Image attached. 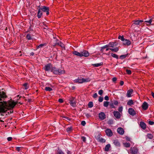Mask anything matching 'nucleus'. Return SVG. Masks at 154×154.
<instances>
[{
    "mask_svg": "<svg viewBox=\"0 0 154 154\" xmlns=\"http://www.w3.org/2000/svg\"><path fill=\"white\" fill-rule=\"evenodd\" d=\"M104 99L107 101L109 100V97L108 96H106L104 97Z\"/></svg>",
    "mask_w": 154,
    "mask_h": 154,
    "instance_id": "680f3d73",
    "label": "nucleus"
},
{
    "mask_svg": "<svg viewBox=\"0 0 154 154\" xmlns=\"http://www.w3.org/2000/svg\"><path fill=\"white\" fill-rule=\"evenodd\" d=\"M117 78L116 77H113L112 79V80L113 82H115L117 80Z\"/></svg>",
    "mask_w": 154,
    "mask_h": 154,
    "instance_id": "69168bd1",
    "label": "nucleus"
},
{
    "mask_svg": "<svg viewBox=\"0 0 154 154\" xmlns=\"http://www.w3.org/2000/svg\"><path fill=\"white\" fill-rule=\"evenodd\" d=\"M109 47H110V45H109V43L108 44L106 45L103 47H101L100 50V51L101 53H103V50L106 48H108Z\"/></svg>",
    "mask_w": 154,
    "mask_h": 154,
    "instance_id": "5701e85b",
    "label": "nucleus"
},
{
    "mask_svg": "<svg viewBox=\"0 0 154 154\" xmlns=\"http://www.w3.org/2000/svg\"><path fill=\"white\" fill-rule=\"evenodd\" d=\"M107 123L109 125H111L113 123V122L112 119H110L108 120L107 122Z\"/></svg>",
    "mask_w": 154,
    "mask_h": 154,
    "instance_id": "49530a36",
    "label": "nucleus"
},
{
    "mask_svg": "<svg viewBox=\"0 0 154 154\" xmlns=\"http://www.w3.org/2000/svg\"><path fill=\"white\" fill-rule=\"evenodd\" d=\"M103 93V91L102 90H100L98 91V94L100 95H102Z\"/></svg>",
    "mask_w": 154,
    "mask_h": 154,
    "instance_id": "5fc2aeb1",
    "label": "nucleus"
},
{
    "mask_svg": "<svg viewBox=\"0 0 154 154\" xmlns=\"http://www.w3.org/2000/svg\"><path fill=\"white\" fill-rule=\"evenodd\" d=\"M91 80V79L89 78H88L86 79H84L83 78V83L85 82H90Z\"/></svg>",
    "mask_w": 154,
    "mask_h": 154,
    "instance_id": "c85d7f7f",
    "label": "nucleus"
},
{
    "mask_svg": "<svg viewBox=\"0 0 154 154\" xmlns=\"http://www.w3.org/2000/svg\"><path fill=\"white\" fill-rule=\"evenodd\" d=\"M103 63L101 62L100 63L92 64V65L94 67H98L100 66L103 65Z\"/></svg>",
    "mask_w": 154,
    "mask_h": 154,
    "instance_id": "bb28decb",
    "label": "nucleus"
},
{
    "mask_svg": "<svg viewBox=\"0 0 154 154\" xmlns=\"http://www.w3.org/2000/svg\"><path fill=\"white\" fill-rule=\"evenodd\" d=\"M9 110V109L8 108V104L6 101H0V113H5Z\"/></svg>",
    "mask_w": 154,
    "mask_h": 154,
    "instance_id": "f257e3e1",
    "label": "nucleus"
},
{
    "mask_svg": "<svg viewBox=\"0 0 154 154\" xmlns=\"http://www.w3.org/2000/svg\"><path fill=\"white\" fill-rule=\"evenodd\" d=\"M127 105L131 106L134 104V102L132 100H129L127 103Z\"/></svg>",
    "mask_w": 154,
    "mask_h": 154,
    "instance_id": "e433bc0d",
    "label": "nucleus"
},
{
    "mask_svg": "<svg viewBox=\"0 0 154 154\" xmlns=\"http://www.w3.org/2000/svg\"><path fill=\"white\" fill-rule=\"evenodd\" d=\"M113 103L114 105H117L119 104V102L117 100H114Z\"/></svg>",
    "mask_w": 154,
    "mask_h": 154,
    "instance_id": "bf43d9fd",
    "label": "nucleus"
},
{
    "mask_svg": "<svg viewBox=\"0 0 154 154\" xmlns=\"http://www.w3.org/2000/svg\"><path fill=\"white\" fill-rule=\"evenodd\" d=\"M126 72H127V73L128 75H130L131 74V72L130 70L126 69Z\"/></svg>",
    "mask_w": 154,
    "mask_h": 154,
    "instance_id": "3c124183",
    "label": "nucleus"
},
{
    "mask_svg": "<svg viewBox=\"0 0 154 154\" xmlns=\"http://www.w3.org/2000/svg\"><path fill=\"white\" fill-rule=\"evenodd\" d=\"M152 21V19H150L148 21V20L145 21V22L149 23V25H150L151 24Z\"/></svg>",
    "mask_w": 154,
    "mask_h": 154,
    "instance_id": "603ef678",
    "label": "nucleus"
},
{
    "mask_svg": "<svg viewBox=\"0 0 154 154\" xmlns=\"http://www.w3.org/2000/svg\"><path fill=\"white\" fill-rule=\"evenodd\" d=\"M133 91L132 89H130L129 90H128L127 93V96L128 97H131V95Z\"/></svg>",
    "mask_w": 154,
    "mask_h": 154,
    "instance_id": "aec40b11",
    "label": "nucleus"
},
{
    "mask_svg": "<svg viewBox=\"0 0 154 154\" xmlns=\"http://www.w3.org/2000/svg\"><path fill=\"white\" fill-rule=\"evenodd\" d=\"M46 45V44H41L38 46H36V49H38L40 48H42L44 46H45Z\"/></svg>",
    "mask_w": 154,
    "mask_h": 154,
    "instance_id": "7c9ffc66",
    "label": "nucleus"
},
{
    "mask_svg": "<svg viewBox=\"0 0 154 154\" xmlns=\"http://www.w3.org/2000/svg\"><path fill=\"white\" fill-rule=\"evenodd\" d=\"M81 139L82 140V141L86 143V138L84 136H81Z\"/></svg>",
    "mask_w": 154,
    "mask_h": 154,
    "instance_id": "09e8293b",
    "label": "nucleus"
},
{
    "mask_svg": "<svg viewBox=\"0 0 154 154\" xmlns=\"http://www.w3.org/2000/svg\"><path fill=\"white\" fill-rule=\"evenodd\" d=\"M143 20H135V27H139L140 26H142L143 24Z\"/></svg>",
    "mask_w": 154,
    "mask_h": 154,
    "instance_id": "6e6552de",
    "label": "nucleus"
},
{
    "mask_svg": "<svg viewBox=\"0 0 154 154\" xmlns=\"http://www.w3.org/2000/svg\"><path fill=\"white\" fill-rule=\"evenodd\" d=\"M72 54L75 55H76L80 57H82V55L81 52H79L76 51H74L72 52Z\"/></svg>",
    "mask_w": 154,
    "mask_h": 154,
    "instance_id": "dca6fc26",
    "label": "nucleus"
},
{
    "mask_svg": "<svg viewBox=\"0 0 154 154\" xmlns=\"http://www.w3.org/2000/svg\"><path fill=\"white\" fill-rule=\"evenodd\" d=\"M117 131L121 135L123 134L124 133V131L123 129L121 127L118 128Z\"/></svg>",
    "mask_w": 154,
    "mask_h": 154,
    "instance_id": "a211bd4d",
    "label": "nucleus"
},
{
    "mask_svg": "<svg viewBox=\"0 0 154 154\" xmlns=\"http://www.w3.org/2000/svg\"><path fill=\"white\" fill-rule=\"evenodd\" d=\"M99 119L101 120H103L106 118V115L105 113L103 112H100L98 114Z\"/></svg>",
    "mask_w": 154,
    "mask_h": 154,
    "instance_id": "f8f14e48",
    "label": "nucleus"
},
{
    "mask_svg": "<svg viewBox=\"0 0 154 154\" xmlns=\"http://www.w3.org/2000/svg\"><path fill=\"white\" fill-rule=\"evenodd\" d=\"M125 138L126 140L127 141H130V138L129 137L127 136H125Z\"/></svg>",
    "mask_w": 154,
    "mask_h": 154,
    "instance_id": "338daca9",
    "label": "nucleus"
},
{
    "mask_svg": "<svg viewBox=\"0 0 154 154\" xmlns=\"http://www.w3.org/2000/svg\"><path fill=\"white\" fill-rule=\"evenodd\" d=\"M142 107L143 110H146L148 107V104L146 102H144L143 103Z\"/></svg>",
    "mask_w": 154,
    "mask_h": 154,
    "instance_id": "f3484780",
    "label": "nucleus"
},
{
    "mask_svg": "<svg viewBox=\"0 0 154 154\" xmlns=\"http://www.w3.org/2000/svg\"><path fill=\"white\" fill-rule=\"evenodd\" d=\"M109 104V102L108 101H104V102L103 106H104L107 107Z\"/></svg>",
    "mask_w": 154,
    "mask_h": 154,
    "instance_id": "a18cd8bd",
    "label": "nucleus"
},
{
    "mask_svg": "<svg viewBox=\"0 0 154 154\" xmlns=\"http://www.w3.org/2000/svg\"><path fill=\"white\" fill-rule=\"evenodd\" d=\"M123 144L124 146L126 147H129L130 146V144L129 143H123Z\"/></svg>",
    "mask_w": 154,
    "mask_h": 154,
    "instance_id": "c9c22d12",
    "label": "nucleus"
},
{
    "mask_svg": "<svg viewBox=\"0 0 154 154\" xmlns=\"http://www.w3.org/2000/svg\"><path fill=\"white\" fill-rule=\"evenodd\" d=\"M118 38L119 39H120L122 41H124V40L125 39L124 38V36L123 35H122V36H121V35H119L118 36Z\"/></svg>",
    "mask_w": 154,
    "mask_h": 154,
    "instance_id": "79ce46f5",
    "label": "nucleus"
},
{
    "mask_svg": "<svg viewBox=\"0 0 154 154\" xmlns=\"http://www.w3.org/2000/svg\"><path fill=\"white\" fill-rule=\"evenodd\" d=\"M111 56L117 59H119V57L116 54H114L112 53L111 54Z\"/></svg>",
    "mask_w": 154,
    "mask_h": 154,
    "instance_id": "4c0bfd02",
    "label": "nucleus"
},
{
    "mask_svg": "<svg viewBox=\"0 0 154 154\" xmlns=\"http://www.w3.org/2000/svg\"><path fill=\"white\" fill-rule=\"evenodd\" d=\"M26 38L28 40H31L32 39V38L30 34H27L26 35Z\"/></svg>",
    "mask_w": 154,
    "mask_h": 154,
    "instance_id": "c03bdc74",
    "label": "nucleus"
},
{
    "mask_svg": "<svg viewBox=\"0 0 154 154\" xmlns=\"http://www.w3.org/2000/svg\"><path fill=\"white\" fill-rule=\"evenodd\" d=\"M88 106L89 108H92L93 106V103L92 102L90 101L89 102Z\"/></svg>",
    "mask_w": 154,
    "mask_h": 154,
    "instance_id": "ea45409f",
    "label": "nucleus"
},
{
    "mask_svg": "<svg viewBox=\"0 0 154 154\" xmlns=\"http://www.w3.org/2000/svg\"><path fill=\"white\" fill-rule=\"evenodd\" d=\"M11 100L12 101L9 100L8 104V108L9 109V110L11 109H13L16 105L18 103V101L14 102V100H12L11 99Z\"/></svg>",
    "mask_w": 154,
    "mask_h": 154,
    "instance_id": "7ed1b4c3",
    "label": "nucleus"
},
{
    "mask_svg": "<svg viewBox=\"0 0 154 154\" xmlns=\"http://www.w3.org/2000/svg\"><path fill=\"white\" fill-rule=\"evenodd\" d=\"M105 133L106 135L109 137L112 136L113 135V133L110 129H107L105 130Z\"/></svg>",
    "mask_w": 154,
    "mask_h": 154,
    "instance_id": "9b49d317",
    "label": "nucleus"
},
{
    "mask_svg": "<svg viewBox=\"0 0 154 154\" xmlns=\"http://www.w3.org/2000/svg\"><path fill=\"white\" fill-rule=\"evenodd\" d=\"M110 147V145L109 144H108L106 145L104 148V150L105 151H108L109 150V149Z\"/></svg>",
    "mask_w": 154,
    "mask_h": 154,
    "instance_id": "cd10ccee",
    "label": "nucleus"
},
{
    "mask_svg": "<svg viewBox=\"0 0 154 154\" xmlns=\"http://www.w3.org/2000/svg\"><path fill=\"white\" fill-rule=\"evenodd\" d=\"M119 48L118 47H116L115 48H111V49H110L111 51L116 52H117L119 51Z\"/></svg>",
    "mask_w": 154,
    "mask_h": 154,
    "instance_id": "58836bf2",
    "label": "nucleus"
},
{
    "mask_svg": "<svg viewBox=\"0 0 154 154\" xmlns=\"http://www.w3.org/2000/svg\"><path fill=\"white\" fill-rule=\"evenodd\" d=\"M56 45H59L62 48H65L64 44L61 42H58L56 43L55 44L54 46H56Z\"/></svg>",
    "mask_w": 154,
    "mask_h": 154,
    "instance_id": "b1692460",
    "label": "nucleus"
},
{
    "mask_svg": "<svg viewBox=\"0 0 154 154\" xmlns=\"http://www.w3.org/2000/svg\"><path fill=\"white\" fill-rule=\"evenodd\" d=\"M12 139V138L11 137H8L7 138V140L8 141H11Z\"/></svg>",
    "mask_w": 154,
    "mask_h": 154,
    "instance_id": "774afa93",
    "label": "nucleus"
},
{
    "mask_svg": "<svg viewBox=\"0 0 154 154\" xmlns=\"http://www.w3.org/2000/svg\"><path fill=\"white\" fill-rule=\"evenodd\" d=\"M23 86L24 87L25 89L26 90L29 88V86L28 85V83L27 82L24 83L23 84Z\"/></svg>",
    "mask_w": 154,
    "mask_h": 154,
    "instance_id": "473e14b6",
    "label": "nucleus"
},
{
    "mask_svg": "<svg viewBox=\"0 0 154 154\" xmlns=\"http://www.w3.org/2000/svg\"><path fill=\"white\" fill-rule=\"evenodd\" d=\"M53 66L51 63H49L45 65L43 67V69L45 71L48 72L50 71H51V69Z\"/></svg>",
    "mask_w": 154,
    "mask_h": 154,
    "instance_id": "0eeeda50",
    "label": "nucleus"
},
{
    "mask_svg": "<svg viewBox=\"0 0 154 154\" xmlns=\"http://www.w3.org/2000/svg\"><path fill=\"white\" fill-rule=\"evenodd\" d=\"M113 143L114 145L118 146H120V143L117 140H113Z\"/></svg>",
    "mask_w": 154,
    "mask_h": 154,
    "instance_id": "a878e982",
    "label": "nucleus"
},
{
    "mask_svg": "<svg viewBox=\"0 0 154 154\" xmlns=\"http://www.w3.org/2000/svg\"><path fill=\"white\" fill-rule=\"evenodd\" d=\"M23 148V147H16V150L18 152H21Z\"/></svg>",
    "mask_w": 154,
    "mask_h": 154,
    "instance_id": "c756f323",
    "label": "nucleus"
},
{
    "mask_svg": "<svg viewBox=\"0 0 154 154\" xmlns=\"http://www.w3.org/2000/svg\"><path fill=\"white\" fill-rule=\"evenodd\" d=\"M83 78L79 77L78 78L74 80V82L75 83H82Z\"/></svg>",
    "mask_w": 154,
    "mask_h": 154,
    "instance_id": "2eb2a0df",
    "label": "nucleus"
},
{
    "mask_svg": "<svg viewBox=\"0 0 154 154\" xmlns=\"http://www.w3.org/2000/svg\"><path fill=\"white\" fill-rule=\"evenodd\" d=\"M45 90L46 91H51L53 89L50 87H46L45 88Z\"/></svg>",
    "mask_w": 154,
    "mask_h": 154,
    "instance_id": "a19ab883",
    "label": "nucleus"
},
{
    "mask_svg": "<svg viewBox=\"0 0 154 154\" xmlns=\"http://www.w3.org/2000/svg\"><path fill=\"white\" fill-rule=\"evenodd\" d=\"M113 113L114 116L116 117V118L119 119L120 118L121 115L119 112L117 111H115L113 112Z\"/></svg>",
    "mask_w": 154,
    "mask_h": 154,
    "instance_id": "ddd939ff",
    "label": "nucleus"
},
{
    "mask_svg": "<svg viewBox=\"0 0 154 154\" xmlns=\"http://www.w3.org/2000/svg\"><path fill=\"white\" fill-rule=\"evenodd\" d=\"M147 137L149 139H151L153 137L152 135L151 134H148L147 135Z\"/></svg>",
    "mask_w": 154,
    "mask_h": 154,
    "instance_id": "37998d69",
    "label": "nucleus"
},
{
    "mask_svg": "<svg viewBox=\"0 0 154 154\" xmlns=\"http://www.w3.org/2000/svg\"><path fill=\"white\" fill-rule=\"evenodd\" d=\"M97 140L102 143H104L106 142V140L102 137H98L97 139Z\"/></svg>",
    "mask_w": 154,
    "mask_h": 154,
    "instance_id": "393cba45",
    "label": "nucleus"
},
{
    "mask_svg": "<svg viewBox=\"0 0 154 154\" xmlns=\"http://www.w3.org/2000/svg\"><path fill=\"white\" fill-rule=\"evenodd\" d=\"M42 12H45L46 13L47 16H48L49 14V8L45 6H42L40 8Z\"/></svg>",
    "mask_w": 154,
    "mask_h": 154,
    "instance_id": "423d86ee",
    "label": "nucleus"
},
{
    "mask_svg": "<svg viewBox=\"0 0 154 154\" xmlns=\"http://www.w3.org/2000/svg\"><path fill=\"white\" fill-rule=\"evenodd\" d=\"M129 113L133 116L135 115V111L132 108H130L128 109Z\"/></svg>",
    "mask_w": 154,
    "mask_h": 154,
    "instance_id": "6ab92c4d",
    "label": "nucleus"
},
{
    "mask_svg": "<svg viewBox=\"0 0 154 154\" xmlns=\"http://www.w3.org/2000/svg\"><path fill=\"white\" fill-rule=\"evenodd\" d=\"M123 45H125L128 46L130 45L131 44V41L126 39H125L124 40V41H123Z\"/></svg>",
    "mask_w": 154,
    "mask_h": 154,
    "instance_id": "4468645a",
    "label": "nucleus"
},
{
    "mask_svg": "<svg viewBox=\"0 0 154 154\" xmlns=\"http://www.w3.org/2000/svg\"><path fill=\"white\" fill-rule=\"evenodd\" d=\"M66 130L67 132L69 133L72 131L73 130V128L72 126L70 127H68L66 129Z\"/></svg>",
    "mask_w": 154,
    "mask_h": 154,
    "instance_id": "2f4dec72",
    "label": "nucleus"
},
{
    "mask_svg": "<svg viewBox=\"0 0 154 154\" xmlns=\"http://www.w3.org/2000/svg\"><path fill=\"white\" fill-rule=\"evenodd\" d=\"M149 124L151 125H152L154 124V122L152 121H149L148 122Z\"/></svg>",
    "mask_w": 154,
    "mask_h": 154,
    "instance_id": "4d7b16f0",
    "label": "nucleus"
},
{
    "mask_svg": "<svg viewBox=\"0 0 154 154\" xmlns=\"http://www.w3.org/2000/svg\"><path fill=\"white\" fill-rule=\"evenodd\" d=\"M38 12L37 14V17L38 18H41L42 16V12L40 9V6H38L37 8Z\"/></svg>",
    "mask_w": 154,
    "mask_h": 154,
    "instance_id": "1a4fd4ad",
    "label": "nucleus"
},
{
    "mask_svg": "<svg viewBox=\"0 0 154 154\" xmlns=\"http://www.w3.org/2000/svg\"><path fill=\"white\" fill-rule=\"evenodd\" d=\"M118 110L119 112H122V106L119 107V108Z\"/></svg>",
    "mask_w": 154,
    "mask_h": 154,
    "instance_id": "e2e57ef3",
    "label": "nucleus"
},
{
    "mask_svg": "<svg viewBox=\"0 0 154 154\" xmlns=\"http://www.w3.org/2000/svg\"><path fill=\"white\" fill-rule=\"evenodd\" d=\"M58 102L60 103H63L64 101L62 99H59L58 100Z\"/></svg>",
    "mask_w": 154,
    "mask_h": 154,
    "instance_id": "052dcab7",
    "label": "nucleus"
},
{
    "mask_svg": "<svg viewBox=\"0 0 154 154\" xmlns=\"http://www.w3.org/2000/svg\"><path fill=\"white\" fill-rule=\"evenodd\" d=\"M86 124V122L84 121H82L81 122V124L83 126H84Z\"/></svg>",
    "mask_w": 154,
    "mask_h": 154,
    "instance_id": "6e6d98bb",
    "label": "nucleus"
},
{
    "mask_svg": "<svg viewBox=\"0 0 154 154\" xmlns=\"http://www.w3.org/2000/svg\"><path fill=\"white\" fill-rule=\"evenodd\" d=\"M128 55V54L124 55H122L120 56L119 58L121 59H123L125 58Z\"/></svg>",
    "mask_w": 154,
    "mask_h": 154,
    "instance_id": "72a5a7b5",
    "label": "nucleus"
},
{
    "mask_svg": "<svg viewBox=\"0 0 154 154\" xmlns=\"http://www.w3.org/2000/svg\"><path fill=\"white\" fill-rule=\"evenodd\" d=\"M113 104V103H110V106L111 108H115V106H114Z\"/></svg>",
    "mask_w": 154,
    "mask_h": 154,
    "instance_id": "13d9d810",
    "label": "nucleus"
},
{
    "mask_svg": "<svg viewBox=\"0 0 154 154\" xmlns=\"http://www.w3.org/2000/svg\"><path fill=\"white\" fill-rule=\"evenodd\" d=\"M103 100V97H100L98 99V101L100 102H102Z\"/></svg>",
    "mask_w": 154,
    "mask_h": 154,
    "instance_id": "864d4df0",
    "label": "nucleus"
},
{
    "mask_svg": "<svg viewBox=\"0 0 154 154\" xmlns=\"http://www.w3.org/2000/svg\"><path fill=\"white\" fill-rule=\"evenodd\" d=\"M69 103L70 105L73 107L76 106V102L75 97H71L69 99Z\"/></svg>",
    "mask_w": 154,
    "mask_h": 154,
    "instance_id": "39448f33",
    "label": "nucleus"
},
{
    "mask_svg": "<svg viewBox=\"0 0 154 154\" xmlns=\"http://www.w3.org/2000/svg\"><path fill=\"white\" fill-rule=\"evenodd\" d=\"M110 47L113 48L118 45V42H109Z\"/></svg>",
    "mask_w": 154,
    "mask_h": 154,
    "instance_id": "4be33fe9",
    "label": "nucleus"
},
{
    "mask_svg": "<svg viewBox=\"0 0 154 154\" xmlns=\"http://www.w3.org/2000/svg\"><path fill=\"white\" fill-rule=\"evenodd\" d=\"M61 117L62 118H65L69 121H71L72 119H71L69 118V117H67L66 116H61Z\"/></svg>",
    "mask_w": 154,
    "mask_h": 154,
    "instance_id": "8fccbe9b",
    "label": "nucleus"
},
{
    "mask_svg": "<svg viewBox=\"0 0 154 154\" xmlns=\"http://www.w3.org/2000/svg\"><path fill=\"white\" fill-rule=\"evenodd\" d=\"M57 154H64V152L61 150L57 151Z\"/></svg>",
    "mask_w": 154,
    "mask_h": 154,
    "instance_id": "de8ad7c7",
    "label": "nucleus"
},
{
    "mask_svg": "<svg viewBox=\"0 0 154 154\" xmlns=\"http://www.w3.org/2000/svg\"><path fill=\"white\" fill-rule=\"evenodd\" d=\"M97 97V93H94L93 95V97L95 98Z\"/></svg>",
    "mask_w": 154,
    "mask_h": 154,
    "instance_id": "0e129e2a",
    "label": "nucleus"
},
{
    "mask_svg": "<svg viewBox=\"0 0 154 154\" xmlns=\"http://www.w3.org/2000/svg\"><path fill=\"white\" fill-rule=\"evenodd\" d=\"M7 97L6 93L4 91H1L0 89V101L5 100V99Z\"/></svg>",
    "mask_w": 154,
    "mask_h": 154,
    "instance_id": "20e7f679",
    "label": "nucleus"
},
{
    "mask_svg": "<svg viewBox=\"0 0 154 154\" xmlns=\"http://www.w3.org/2000/svg\"><path fill=\"white\" fill-rule=\"evenodd\" d=\"M81 53H82V57L83 56L85 57H87L89 55V53L88 51L86 50H83L81 52Z\"/></svg>",
    "mask_w": 154,
    "mask_h": 154,
    "instance_id": "9d476101",
    "label": "nucleus"
},
{
    "mask_svg": "<svg viewBox=\"0 0 154 154\" xmlns=\"http://www.w3.org/2000/svg\"><path fill=\"white\" fill-rule=\"evenodd\" d=\"M51 72L54 75H59L64 74L65 73V70H62L59 68H57L55 66H53L51 69Z\"/></svg>",
    "mask_w": 154,
    "mask_h": 154,
    "instance_id": "f03ea898",
    "label": "nucleus"
},
{
    "mask_svg": "<svg viewBox=\"0 0 154 154\" xmlns=\"http://www.w3.org/2000/svg\"><path fill=\"white\" fill-rule=\"evenodd\" d=\"M130 152L131 154H135V148H131L130 150Z\"/></svg>",
    "mask_w": 154,
    "mask_h": 154,
    "instance_id": "f704fd0d",
    "label": "nucleus"
},
{
    "mask_svg": "<svg viewBox=\"0 0 154 154\" xmlns=\"http://www.w3.org/2000/svg\"><path fill=\"white\" fill-rule=\"evenodd\" d=\"M140 125L141 128L145 130L146 128V124L143 122H141L140 123Z\"/></svg>",
    "mask_w": 154,
    "mask_h": 154,
    "instance_id": "412c9836",
    "label": "nucleus"
}]
</instances>
